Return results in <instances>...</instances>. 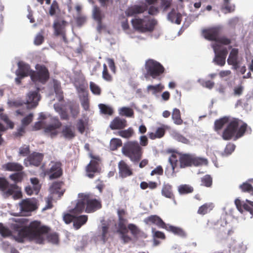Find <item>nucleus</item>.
Listing matches in <instances>:
<instances>
[{"mask_svg": "<svg viewBox=\"0 0 253 253\" xmlns=\"http://www.w3.org/2000/svg\"><path fill=\"white\" fill-rule=\"evenodd\" d=\"M127 219L126 218L118 219L117 232L119 233H127Z\"/></svg>", "mask_w": 253, "mask_h": 253, "instance_id": "7c9ffc66", "label": "nucleus"}, {"mask_svg": "<svg viewBox=\"0 0 253 253\" xmlns=\"http://www.w3.org/2000/svg\"><path fill=\"white\" fill-rule=\"evenodd\" d=\"M54 91L56 95H58V99L59 101H61L63 100L64 97L63 95V92L61 90L60 86H59L57 84L54 85Z\"/></svg>", "mask_w": 253, "mask_h": 253, "instance_id": "0e129e2a", "label": "nucleus"}, {"mask_svg": "<svg viewBox=\"0 0 253 253\" xmlns=\"http://www.w3.org/2000/svg\"><path fill=\"white\" fill-rule=\"evenodd\" d=\"M222 27L217 25L209 27L202 30V35L204 38L209 41L217 42L219 35L221 34Z\"/></svg>", "mask_w": 253, "mask_h": 253, "instance_id": "f8f14e48", "label": "nucleus"}, {"mask_svg": "<svg viewBox=\"0 0 253 253\" xmlns=\"http://www.w3.org/2000/svg\"><path fill=\"white\" fill-rule=\"evenodd\" d=\"M239 188L242 192L248 193L253 196V187L249 183L247 182H244L239 186Z\"/></svg>", "mask_w": 253, "mask_h": 253, "instance_id": "a19ab883", "label": "nucleus"}, {"mask_svg": "<svg viewBox=\"0 0 253 253\" xmlns=\"http://www.w3.org/2000/svg\"><path fill=\"white\" fill-rule=\"evenodd\" d=\"M239 50L237 48H232L227 59V63L233 66V69L237 70L239 68V61L238 60Z\"/></svg>", "mask_w": 253, "mask_h": 253, "instance_id": "5701e85b", "label": "nucleus"}, {"mask_svg": "<svg viewBox=\"0 0 253 253\" xmlns=\"http://www.w3.org/2000/svg\"><path fill=\"white\" fill-rule=\"evenodd\" d=\"M127 126V121L119 117H115L110 123L109 127L112 130L122 129Z\"/></svg>", "mask_w": 253, "mask_h": 253, "instance_id": "b1692460", "label": "nucleus"}, {"mask_svg": "<svg viewBox=\"0 0 253 253\" xmlns=\"http://www.w3.org/2000/svg\"><path fill=\"white\" fill-rule=\"evenodd\" d=\"M78 197L79 200L71 211L73 213L79 214L84 210L87 213H92L102 207L101 201L95 198L90 193H79Z\"/></svg>", "mask_w": 253, "mask_h": 253, "instance_id": "f03ea898", "label": "nucleus"}, {"mask_svg": "<svg viewBox=\"0 0 253 253\" xmlns=\"http://www.w3.org/2000/svg\"><path fill=\"white\" fill-rule=\"evenodd\" d=\"M122 145V140L119 138H113L110 141V147L111 150H116Z\"/></svg>", "mask_w": 253, "mask_h": 253, "instance_id": "c03bdc74", "label": "nucleus"}, {"mask_svg": "<svg viewBox=\"0 0 253 253\" xmlns=\"http://www.w3.org/2000/svg\"><path fill=\"white\" fill-rule=\"evenodd\" d=\"M168 19L172 23L180 24L182 20V15L177 10L172 8L168 15Z\"/></svg>", "mask_w": 253, "mask_h": 253, "instance_id": "a878e982", "label": "nucleus"}, {"mask_svg": "<svg viewBox=\"0 0 253 253\" xmlns=\"http://www.w3.org/2000/svg\"><path fill=\"white\" fill-rule=\"evenodd\" d=\"M172 118L174 121V123L176 125H180L183 123V121L181 118L180 111L177 108L173 109L172 114Z\"/></svg>", "mask_w": 253, "mask_h": 253, "instance_id": "4c0bfd02", "label": "nucleus"}, {"mask_svg": "<svg viewBox=\"0 0 253 253\" xmlns=\"http://www.w3.org/2000/svg\"><path fill=\"white\" fill-rule=\"evenodd\" d=\"M213 207V204L211 203H205L199 208L197 213L204 215L212 210Z\"/></svg>", "mask_w": 253, "mask_h": 253, "instance_id": "473e14b6", "label": "nucleus"}, {"mask_svg": "<svg viewBox=\"0 0 253 253\" xmlns=\"http://www.w3.org/2000/svg\"><path fill=\"white\" fill-rule=\"evenodd\" d=\"M122 151L134 163H138L141 159L143 153L142 148L137 141H129L125 143Z\"/></svg>", "mask_w": 253, "mask_h": 253, "instance_id": "20e7f679", "label": "nucleus"}, {"mask_svg": "<svg viewBox=\"0 0 253 253\" xmlns=\"http://www.w3.org/2000/svg\"><path fill=\"white\" fill-rule=\"evenodd\" d=\"M68 23L64 20H55L53 24L54 35L55 36H61L63 41L67 43L68 40L66 37V27Z\"/></svg>", "mask_w": 253, "mask_h": 253, "instance_id": "9b49d317", "label": "nucleus"}, {"mask_svg": "<svg viewBox=\"0 0 253 253\" xmlns=\"http://www.w3.org/2000/svg\"><path fill=\"white\" fill-rule=\"evenodd\" d=\"M50 230L49 227L42 225L40 221L35 220L31 222L28 226L19 230L15 240L19 243H22L24 239L27 238L37 244H43L44 241V235Z\"/></svg>", "mask_w": 253, "mask_h": 253, "instance_id": "f257e3e1", "label": "nucleus"}, {"mask_svg": "<svg viewBox=\"0 0 253 253\" xmlns=\"http://www.w3.org/2000/svg\"><path fill=\"white\" fill-rule=\"evenodd\" d=\"M133 28L141 33L152 32L153 31L157 21L148 16L144 18H134L131 21Z\"/></svg>", "mask_w": 253, "mask_h": 253, "instance_id": "423d86ee", "label": "nucleus"}, {"mask_svg": "<svg viewBox=\"0 0 253 253\" xmlns=\"http://www.w3.org/2000/svg\"><path fill=\"white\" fill-rule=\"evenodd\" d=\"M118 169L119 176L122 178H126L133 174L132 169L124 160L119 162Z\"/></svg>", "mask_w": 253, "mask_h": 253, "instance_id": "412c9836", "label": "nucleus"}, {"mask_svg": "<svg viewBox=\"0 0 253 253\" xmlns=\"http://www.w3.org/2000/svg\"><path fill=\"white\" fill-rule=\"evenodd\" d=\"M120 114L127 117H133L134 112L130 108L124 107L120 109Z\"/></svg>", "mask_w": 253, "mask_h": 253, "instance_id": "a18cd8bd", "label": "nucleus"}, {"mask_svg": "<svg viewBox=\"0 0 253 253\" xmlns=\"http://www.w3.org/2000/svg\"><path fill=\"white\" fill-rule=\"evenodd\" d=\"M30 150L29 146L24 145L19 148V154L22 156H29Z\"/></svg>", "mask_w": 253, "mask_h": 253, "instance_id": "e2e57ef3", "label": "nucleus"}, {"mask_svg": "<svg viewBox=\"0 0 253 253\" xmlns=\"http://www.w3.org/2000/svg\"><path fill=\"white\" fill-rule=\"evenodd\" d=\"M89 87L90 90L93 94L99 95L101 94V90L100 87L92 82H90L89 83Z\"/></svg>", "mask_w": 253, "mask_h": 253, "instance_id": "864d4df0", "label": "nucleus"}, {"mask_svg": "<svg viewBox=\"0 0 253 253\" xmlns=\"http://www.w3.org/2000/svg\"><path fill=\"white\" fill-rule=\"evenodd\" d=\"M235 204L240 212L248 211L253 216V202L246 200V202H245L237 199L235 201Z\"/></svg>", "mask_w": 253, "mask_h": 253, "instance_id": "f3484780", "label": "nucleus"}, {"mask_svg": "<svg viewBox=\"0 0 253 253\" xmlns=\"http://www.w3.org/2000/svg\"><path fill=\"white\" fill-rule=\"evenodd\" d=\"M77 25L79 27H81L84 25L86 21V17L83 14H77V16L75 18Z\"/></svg>", "mask_w": 253, "mask_h": 253, "instance_id": "3c124183", "label": "nucleus"}, {"mask_svg": "<svg viewBox=\"0 0 253 253\" xmlns=\"http://www.w3.org/2000/svg\"><path fill=\"white\" fill-rule=\"evenodd\" d=\"M235 147L234 144L229 143L226 145L224 152L226 155H230L234 151Z\"/></svg>", "mask_w": 253, "mask_h": 253, "instance_id": "774afa93", "label": "nucleus"}, {"mask_svg": "<svg viewBox=\"0 0 253 253\" xmlns=\"http://www.w3.org/2000/svg\"><path fill=\"white\" fill-rule=\"evenodd\" d=\"M44 30H42L41 31L36 35L34 40V44L36 45H40L42 44L44 42Z\"/></svg>", "mask_w": 253, "mask_h": 253, "instance_id": "09e8293b", "label": "nucleus"}, {"mask_svg": "<svg viewBox=\"0 0 253 253\" xmlns=\"http://www.w3.org/2000/svg\"><path fill=\"white\" fill-rule=\"evenodd\" d=\"M3 168L9 171H21L24 169L22 165L16 162H8L3 166Z\"/></svg>", "mask_w": 253, "mask_h": 253, "instance_id": "bb28decb", "label": "nucleus"}, {"mask_svg": "<svg viewBox=\"0 0 253 253\" xmlns=\"http://www.w3.org/2000/svg\"><path fill=\"white\" fill-rule=\"evenodd\" d=\"M48 242L53 244H57L58 242V236L56 233H49L46 236Z\"/></svg>", "mask_w": 253, "mask_h": 253, "instance_id": "bf43d9fd", "label": "nucleus"}, {"mask_svg": "<svg viewBox=\"0 0 253 253\" xmlns=\"http://www.w3.org/2000/svg\"><path fill=\"white\" fill-rule=\"evenodd\" d=\"M134 134L133 129L130 127L127 129L120 130L118 131V135L123 138L129 139Z\"/></svg>", "mask_w": 253, "mask_h": 253, "instance_id": "58836bf2", "label": "nucleus"}, {"mask_svg": "<svg viewBox=\"0 0 253 253\" xmlns=\"http://www.w3.org/2000/svg\"><path fill=\"white\" fill-rule=\"evenodd\" d=\"M171 0H161V6L164 11H167L171 6Z\"/></svg>", "mask_w": 253, "mask_h": 253, "instance_id": "338daca9", "label": "nucleus"}, {"mask_svg": "<svg viewBox=\"0 0 253 253\" xmlns=\"http://www.w3.org/2000/svg\"><path fill=\"white\" fill-rule=\"evenodd\" d=\"M61 133L66 139L71 140L76 136L75 131L71 126H65L61 131Z\"/></svg>", "mask_w": 253, "mask_h": 253, "instance_id": "c85d7f7f", "label": "nucleus"}, {"mask_svg": "<svg viewBox=\"0 0 253 253\" xmlns=\"http://www.w3.org/2000/svg\"><path fill=\"white\" fill-rule=\"evenodd\" d=\"M0 234L3 237H8L11 235L10 230L3 226L2 223H0Z\"/></svg>", "mask_w": 253, "mask_h": 253, "instance_id": "680f3d73", "label": "nucleus"}, {"mask_svg": "<svg viewBox=\"0 0 253 253\" xmlns=\"http://www.w3.org/2000/svg\"><path fill=\"white\" fill-rule=\"evenodd\" d=\"M164 229H165L168 231L171 232L175 235L181 237H184L185 236L184 231L181 228L178 227L166 224V228H164Z\"/></svg>", "mask_w": 253, "mask_h": 253, "instance_id": "72a5a7b5", "label": "nucleus"}, {"mask_svg": "<svg viewBox=\"0 0 253 253\" xmlns=\"http://www.w3.org/2000/svg\"><path fill=\"white\" fill-rule=\"evenodd\" d=\"M164 89V86L161 84L156 85H149L147 87L148 92H151L153 94L161 92Z\"/></svg>", "mask_w": 253, "mask_h": 253, "instance_id": "e433bc0d", "label": "nucleus"}, {"mask_svg": "<svg viewBox=\"0 0 253 253\" xmlns=\"http://www.w3.org/2000/svg\"><path fill=\"white\" fill-rule=\"evenodd\" d=\"M147 9L148 6L146 3L142 5H134L128 7L126 10L125 13L128 17L135 16L137 14L143 13Z\"/></svg>", "mask_w": 253, "mask_h": 253, "instance_id": "a211bd4d", "label": "nucleus"}, {"mask_svg": "<svg viewBox=\"0 0 253 253\" xmlns=\"http://www.w3.org/2000/svg\"><path fill=\"white\" fill-rule=\"evenodd\" d=\"M20 206L22 211L27 212L34 211L38 208L37 200L35 199L23 200L20 203Z\"/></svg>", "mask_w": 253, "mask_h": 253, "instance_id": "aec40b11", "label": "nucleus"}, {"mask_svg": "<svg viewBox=\"0 0 253 253\" xmlns=\"http://www.w3.org/2000/svg\"><path fill=\"white\" fill-rule=\"evenodd\" d=\"M33 117L34 115L33 113H30L26 117H25L21 120L22 126H28L32 122L33 120Z\"/></svg>", "mask_w": 253, "mask_h": 253, "instance_id": "4d7b16f0", "label": "nucleus"}, {"mask_svg": "<svg viewBox=\"0 0 253 253\" xmlns=\"http://www.w3.org/2000/svg\"><path fill=\"white\" fill-rule=\"evenodd\" d=\"M244 89V86L242 84L236 86L233 88V95L235 96L241 95Z\"/></svg>", "mask_w": 253, "mask_h": 253, "instance_id": "69168bd1", "label": "nucleus"}, {"mask_svg": "<svg viewBox=\"0 0 253 253\" xmlns=\"http://www.w3.org/2000/svg\"><path fill=\"white\" fill-rule=\"evenodd\" d=\"M43 159V155L42 154L34 152L29 155V156L24 159V164L27 167L29 166L39 167L40 166Z\"/></svg>", "mask_w": 253, "mask_h": 253, "instance_id": "2eb2a0df", "label": "nucleus"}, {"mask_svg": "<svg viewBox=\"0 0 253 253\" xmlns=\"http://www.w3.org/2000/svg\"><path fill=\"white\" fill-rule=\"evenodd\" d=\"M144 222L147 224H154L160 228H166V223L158 215H152L144 219Z\"/></svg>", "mask_w": 253, "mask_h": 253, "instance_id": "393cba45", "label": "nucleus"}, {"mask_svg": "<svg viewBox=\"0 0 253 253\" xmlns=\"http://www.w3.org/2000/svg\"><path fill=\"white\" fill-rule=\"evenodd\" d=\"M180 168L201 166L207 162L206 159L189 154H179L178 158Z\"/></svg>", "mask_w": 253, "mask_h": 253, "instance_id": "0eeeda50", "label": "nucleus"}, {"mask_svg": "<svg viewBox=\"0 0 253 253\" xmlns=\"http://www.w3.org/2000/svg\"><path fill=\"white\" fill-rule=\"evenodd\" d=\"M162 195L166 198L174 200V195L172 192V187L169 183H164L163 185L162 190Z\"/></svg>", "mask_w": 253, "mask_h": 253, "instance_id": "cd10ccee", "label": "nucleus"}, {"mask_svg": "<svg viewBox=\"0 0 253 253\" xmlns=\"http://www.w3.org/2000/svg\"><path fill=\"white\" fill-rule=\"evenodd\" d=\"M91 158L93 160L90 161L86 168V171L87 172V176L90 178L94 177V175L92 173L100 172L101 169L99 167V161H100L98 156L91 155Z\"/></svg>", "mask_w": 253, "mask_h": 253, "instance_id": "dca6fc26", "label": "nucleus"}, {"mask_svg": "<svg viewBox=\"0 0 253 253\" xmlns=\"http://www.w3.org/2000/svg\"><path fill=\"white\" fill-rule=\"evenodd\" d=\"M127 230L129 229L132 235L134 237H138V235L141 233V230L134 224H129L127 225Z\"/></svg>", "mask_w": 253, "mask_h": 253, "instance_id": "8fccbe9b", "label": "nucleus"}, {"mask_svg": "<svg viewBox=\"0 0 253 253\" xmlns=\"http://www.w3.org/2000/svg\"><path fill=\"white\" fill-rule=\"evenodd\" d=\"M99 108L102 114L108 115H112L113 114L114 111L113 109L108 105L104 104H100L99 105Z\"/></svg>", "mask_w": 253, "mask_h": 253, "instance_id": "37998d69", "label": "nucleus"}, {"mask_svg": "<svg viewBox=\"0 0 253 253\" xmlns=\"http://www.w3.org/2000/svg\"><path fill=\"white\" fill-rule=\"evenodd\" d=\"M30 181L31 183L33 185L35 194H38L41 188V186L39 184V180L38 178L36 177L31 178L30 179Z\"/></svg>", "mask_w": 253, "mask_h": 253, "instance_id": "13d9d810", "label": "nucleus"}, {"mask_svg": "<svg viewBox=\"0 0 253 253\" xmlns=\"http://www.w3.org/2000/svg\"><path fill=\"white\" fill-rule=\"evenodd\" d=\"M55 109L60 115V118L62 120H68L69 119V115L66 110H64L61 107H56L54 106Z\"/></svg>", "mask_w": 253, "mask_h": 253, "instance_id": "603ef678", "label": "nucleus"}, {"mask_svg": "<svg viewBox=\"0 0 253 253\" xmlns=\"http://www.w3.org/2000/svg\"><path fill=\"white\" fill-rule=\"evenodd\" d=\"M221 9V10L225 9L227 12L230 13L234 10V6H232L230 5L229 0H223Z\"/></svg>", "mask_w": 253, "mask_h": 253, "instance_id": "052dcab7", "label": "nucleus"}, {"mask_svg": "<svg viewBox=\"0 0 253 253\" xmlns=\"http://www.w3.org/2000/svg\"><path fill=\"white\" fill-rule=\"evenodd\" d=\"M35 68L36 72L33 71L31 75L33 81H39L42 83H45L49 78V73L47 68L44 65L37 64Z\"/></svg>", "mask_w": 253, "mask_h": 253, "instance_id": "1a4fd4ad", "label": "nucleus"}, {"mask_svg": "<svg viewBox=\"0 0 253 253\" xmlns=\"http://www.w3.org/2000/svg\"><path fill=\"white\" fill-rule=\"evenodd\" d=\"M178 192L180 194H187L192 193L194 191L193 188L187 184L181 185L178 187Z\"/></svg>", "mask_w": 253, "mask_h": 253, "instance_id": "79ce46f5", "label": "nucleus"}, {"mask_svg": "<svg viewBox=\"0 0 253 253\" xmlns=\"http://www.w3.org/2000/svg\"><path fill=\"white\" fill-rule=\"evenodd\" d=\"M62 126V123L57 117H53L51 119V123L44 127L45 133L49 134L51 137L56 136L58 134L57 129Z\"/></svg>", "mask_w": 253, "mask_h": 253, "instance_id": "4468645a", "label": "nucleus"}, {"mask_svg": "<svg viewBox=\"0 0 253 253\" xmlns=\"http://www.w3.org/2000/svg\"><path fill=\"white\" fill-rule=\"evenodd\" d=\"M212 48L215 53L214 61L219 66H224L225 64V59L228 53L227 48L225 47L222 48L220 45L216 43L212 45Z\"/></svg>", "mask_w": 253, "mask_h": 253, "instance_id": "9d476101", "label": "nucleus"}, {"mask_svg": "<svg viewBox=\"0 0 253 253\" xmlns=\"http://www.w3.org/2000/svg\"><path fill=\"white\" fill-rule=\"evenodd\" d=\"M63 182L62 181L54 182L50 187V191L53 194H57L59 197L63 195L64 191L61 190Z\"/></svg>", "mask_w": 253, "mask_h": 253, "instance_id": "c756f323", "label": "nucleus"}, {"mask_svg": "<svg viewBox=\"0 0 253 253\" xmlns=\"http://www.w3.org/2000/svg\"><path fill=\"white\" fill-rule=\"evenodd\" d=\"M179 154H172L169 159V161L170 164L172 172L173 173L175 170V169L177 166V162L179 161L178 158V155Z\"/></svg>", "mask_w": 253, "mask_h": 253, "instance_id": "ea45409f", "label": "nucleus"}, {"mask_svg": "<svg viewBox=\"0 0 253 253\" xmlns=\"http://www.w3.org/2000/svg\"><path fill=\"white\" fill-rule=\"evenodd\" d=\"M87 219V216L86 215L75 216L73 223L74 226L76 229H79L86 222Z\"/></svg>", "mask_w": 253, "mask_h": 253, "instance_id": "2f4dec72", "label": "nucleus"}, {"mask_svg": "<svg viewBox=\"0 0 253 253\" xmlns=\"http://www.w3.org/2000/svg\"><path fill=\"white\" fill-rule=\"evenodd\" d=\"M102 78L104 80L107 82H111L113 80L112 76L108 72L107 66L105 64H103Z\"/></svg>", "mask_w": 253, "mask_h": 253, "instance_id": "5fc2aeb1", "label": "nucleus"}, {"mask_svg": "<svg viewBox=\"0 0 253 253\" xmlns=\"http://www.w3.org/2000/svg\"><path fill=\"white\" fill-rule=\"evenodd\" d=\"M240 121L238 119H233L224 129L222 137L225 140H229L234 138L236 140L243 136L247 128V124L243 123L238 128Z\"/></svg>", "mask_w": 253, "mask_h": 253, "instance_id": "7ed1b4c3", "label": "nucleus"}, {"mask_svg": "<svg viewBox=\"0 0 253 253\" xmlns=\"http://www.w3.org/2000/svg\"><path fill=\"white\" fill-rule=\"evenodd\" d=\"M229 122V119L224 117L218 120H215L214 124V129L216 131L221 130L225 124Z\"/></svg>", "mask_w": 253, "mask_h": 253, "instance_id": "f704fd0d", "label": "nucleus"}, {"mask_svg": "<svg viewBox=\"0 0 253 253\" xmlns=\"http://www.w3.org/2000/svg\"><path fill=\"white\" fill-rule=\"evenodd\" d=\"M40 99V96L38 91L30 92L26 100V104L28 105L27 109H30L36 107L38 105Z\"/></svg>", "mask_w": 253, "mask_h": 253, "instance_id": "4be33fe9", "label": "nucleus"}, {"mask_svg": "<svg viewBox=\"0 0 253 253\" xmlns=\"http://www.w3.org/2000/svg\"><path fill=\"white\" fill-rule=\"evenodd\" d=\"M92 18L97 22V30L99 33H101L102 30L105 29L106 26L103 23L102 20L105 17V13L98 6H93L92 11Z\"/></svg>", "mask_w": 253, "mask_h": 253, "instance_id": "ddd939ff", "label": "nucleus"}, {"mask_svg": "<svg viewBox=\"0 0 253 253\" xmlns=\"http://www.w3.org/2000/svg\"><path fill=\"white\" fill-rule=\"evenodd\" d=\"M18 188V186L16 184H8L7 188L3 192L4 194L8 197L12 195Z\"/></svg>", "mask_w": 253, "mask_h": 253, "instance_id": "49530a36", "label": "nucleus"}, {"mask_svg": "<svg viewBox=\"0 0 253 253\" xmlns=\"http://www.w3.org/2000/svg\"><path fill=\"white\" fill-rule=\"evenodd\" d=\"M69 109L72 117L73 118H76L80 113V108L79 105H70Z\"/></svg>", "mask_w": 253, "mask_h": 253, "instance_id": "6e6d98bb", "label": "nucleus"}, {"mask_svg": "<svg viewBox=\"0 0 253 253\" xmlns=\"http://www.w3.org/2000/svg\"><path fill=\"white\" fill-rule=\"evenodd\" d=\"M25 173L24 171H18L9 175V178L14 182V184L21 182L23 179Z\"/></svg>", "mask_w": 253, "mask_h": 253, "instance_id": "c9c22d12", "label": "nucleus"}, {"mask_svg": "<svg viewBox=\"0 0 253 253\" xmlns=\"http://www.w3.org/2000/svg\"><path fill=\"white\" fill-rule=\"evenodd\" d=\"M145 69L146 73L145 77H151L153 79L161 80L162 75L165 72L164 67L159 62L152 59L146 61Z\"/></svg>", "mask_w": 253, "mask_h": 253, "instance_id": "39448f33", "label": "nucleus"}, {"mask_svg": "<svg viewBox=\"0 0 253 253\" xmlns=\"http://www.w3.org/2000/svg\"><path fill=\"white\" fill-rule=\"evenodd\" d=\"M18 69L15 72L16 76H20L21 77L31 76L33 71L31 69L30 66L23 62L19 61L18 64Z\"/></svg>", "mask_w": 253, "mask_h": 253, "instance_id": "6ab92c4d", "label": "nucleus"}, {"mask_svg": "<svg viewBox=\"0 0 253 253\" xmlns=\"http://www.w3.org/2000/svg\"><path fill=\"white\" fill-rule=\"evenodd\" d=\"M41 169L44 175L48 176L50 180L60 178L63 173L62 164L60 161H51L48 169H43V166L41 167Z\"/></svg>", "mask_w": 253, "mask_h": 253, "instance_id": "6e6552de", "label": "nucleus"}, {"mask_svg": "<svg viewBox=\"0 0 253 253\" xmlns=\"http://www.w3.org/2000/svg\"><path fill=\"white\" fill-rule=\"evenodd\" d=\"M212 183V179L209 175H206L201 178V185L210 187Z\"/></svg>", "mask_w": 253, "mask_h": 253, "instance_id": "de8ad7c7", "label": "nucleus"}]
</instances>
